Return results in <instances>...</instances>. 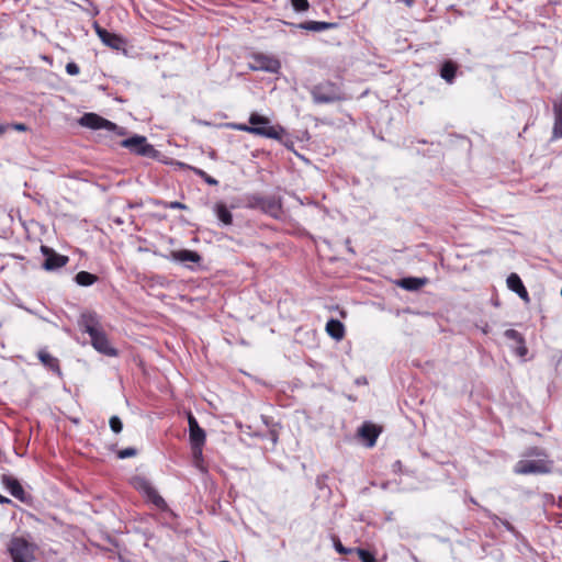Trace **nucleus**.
<instances>
[{"label": "nucleus", "mask_w": 562, "mask_h": 562, "mask_svg": "<svg viewBox=\"0 0 562 562\" xmlns=\"http://www.w3.org/2000/svg\"><path fill=\"white\" fill-rule=\"evenodd\" d=\"M458 65L452 60H446L440 68V77L446 80L448 83H452L456 74H457Z\"/></svg>", "instance_id": "23"}, {"label": "nucleus", "mask_w": 562, "mask_h": 562, "mask_svg": "<svg viewBox=\"0 0 562 562\" xmlns=\"http://www.w3.org/2000/svg\"><path fill=\"white\" fill-rule=\"evenodd\" d=\"M7 131V126L0 124V135H2Z\"/></svg>", "instance_id": "46"}, {"label": "nucleus", "mask_w": 562, "mask_h": 562, "mask_svg": "<svg viewBox=\"0 0 562 562\" xmlns=\"http://www.w3.org/2000/svg\"><path fill=\"white\" fill-rule=\"evenodd\" d=\"M1 483L10 492V494L19 501L26 503L31 496L24 491L23 486L18 479L12 475L3 474Z\"/></svg>", "instance_id": "11"}, {"label": "nucleus", "mask_w": 562, "mask_h": 562, "mask_svg": "<svg viewBox=\"0 0 562 562\" xmlns=\"http://www.w3.org/2000/svg\"><path fill=\"white\" fill-rule=\"evenodd\" d=\"M551 462L546 459L519 460L514 468V472L522 475L546 474L551 472Z\"/></svg>", "instance_id": "6"}, {"label": "nucleus", "mask_w": 562, "mask_h": 562, "mask_svg": "<svg viewBox=\"0 0 562 562\" xmlns=\"http://www.w3.org/2000/svg\"><path fill=\"white\" fill-rule=\"evenodd\" d=\"M554 125L552 131V138H562V110L560 108L553 109Z\"/></svg>", "instance_id": "26"}, {"label": "nucleus", "mask_w": 562, "mask_h": 562, "mask_svg": "<svg viewBox=\"0 0 562 562\" xmlns=\"http://www.w3.org/2000/svg\"><path fill=\"white\" fill-rule=\"evenodd\" d=\"M401 467H402V462L400 460L395 461L394 464H393L394 470L395 469H401Z\"/></svg>", "instance_id": "44"}, {"label": "nucleus", "mask_w": 562, "mask_h": 562, "mask_svg": "<svg viewBox=\"0 0 562 562\" xmlns=\"http://www.w3.org/2000/svg\"><path fill=\"white\" fill-rule=\"evenodd\" d=\"M192 452H193V458L195 460V463L198 464V462L202 459V453L199 454L198 451H195V449H192Z\"/></svg>", "instance_id": "41"}, {"label": "nucleus", "mask_w": 562, "mask_h": 562, "mask_svg": "<svg viewBox=\"0 0 562 562\" xmlns=\"http://www.w3.org/2000/svg\"><path fill=\"white\" fill-rule=\"evenodd\" d=\"M263 196L265 195H261L258 193L247 195L246 196L247 207L255 209V210H261Z\"/></svg>", "instance_id": "27"}, {"label": "nucleus", "mask_w": 562, "mask_h": 562, "mask_svg": "<svg viewBox=\"0 0 562 562\" xmlns=\"http://www.w3.org/2000/svg\"><path fill=\"white\" fill-rule=\"evenodd\" d=\"M168 258L176 262L190 261L193 263H199L202 260V257L196 251L189 249L172 250Z\"/></svg>", "instance_id": "14"}, {"label": "nucleus", "mask_w": 562, "mask_h": 562, "mask_svg": "<svg viewBox=\"0 0 562 562\" xmlns=\"http://www.w3.org/2000/svg\"><path fill=\"white\" fill-rule=\"evenodd\" d=\"M313 101L317 104L334 103L344 99L340 89L330 81L321 82L311 89Z\"/></svg>", "instance_id": "4"}, {"label": "nucleus", "mask_w": 562, "mask_h": 562, "mask_svg": "<svg viewBox=\"0 0 562 562\" xmlns=\"http://www.w3.org/2000/svg\"><path fill=\"white\" fill-rule=\"evenodd\" d=\"M507 286L515 292L524 302L529 303L530 297L520 277L517 273H510L506 280Z\"/></svg>", "instance_id": "13"}, {"label": "nucleus", "mask_w": 562, "mask_h": 562, "mask_svg": "<svg viewBox=\"0 0 562 562\" xmlns=\"http://www.w3.org/2000/svg\"><path fill=\"white\" fill-rule=\"evenodd\" d=\"M79 124L83 127H88L91 130H106L110 132H116L119 135L126 134V131L124 127H120L115 123H113L95 113H85L79 119Z\"/></svg>", "instance_id": "5"}, {"label": "nucleus", "mask_w": 562, "mask_h": 562, "mask_svg": "<svg viewBox=\"0 0 562 562\" xmlns=\"http://www.w3.org/2000/svg\"><path fill=\"white\" fill-rule=\"evenodd\" d=\"M75 281L80 286H89L98 281V277L88 271H80L75 276Z\"/></svg>", "instance_id": "25"}, {"label": "nucleus", "mask_w": 562, "mask_h": 562, "mask_svg": "<svg viewBox=\"0 0 562 562\" xmlns=\"http://www.w3.org/2000/svg\"><path fill=\"white\" fill-rule=\"evenodd\" d=\"M327 477L328 476L326 474L317 475L315 483L319 490H324L325 487H327V485H326Z\"/></svg>", "instance_id": "38"}, {"label": "nucleus", "mask_w": 562, "mask_h": 562, "mask_svg": "<svg viewBox=\"0 0 562 562\" xmlns=\"http://www.w3.org/2000/svg\"><path fill=\"white\" fill-rule=\"evenodd\" d=\"M78 327L90 336L91 346L100 353L116 357L119 351L114 348L101 324L100 316L93 311L82 312L78 318Z\"/></svg>", "instance_id": "1"}, {"label": "nucleus", "mask_w": 562, "mask_h": 562, "mask_svg": "<svg viewBox=\"0 0 562 562\" xmlns=\"http://www.w3.org/2000/svg\"><path fill=\"white\" fill-rule=\"evenodd\" d=\"M190 445L192 449H195L201 454V448H203L206 439V434L203 428H198L189 434Z\"/></svg>", "instance_id": "21"}, {"label": "nucleus", "mask_w": 562, "mask_h": 562, "mask_svg": "<svg viewBox=\"0 0 562 562\" xmlns=\"http://www.w3.org/2000/svg\"><path fill=\"white\" fill-rule=\"evenodd\" d=\"M93 29L104 45L116 50L124 49L126 41L123 37L101 27L98 22H93Z\"/></svg>", "instance_id": "10"}, {"label": "nucleus", "mask_w": 562, "mask_h": 562, "mask_svg": "<svg viewBox=\"0 0 562 562\" xmlns=\"http://www.w3.org/2000/svg\"><path fill=\"white\" fill-rule=\"evenodd\" d=\"M291 4L296 12H304L310 8L307 0H291Z\"/></svg>", "instance_id": "31"}, {"label": "nucleus", "mask_w": 562, "mask_h": 562, "mask_svg": "<svg viewBox=\"0 0 562 562\" xmlns=\"http://www.w3.org/2000/svg\"><path fill=\"white\" fill-rule=\"evenodd\" d=\"M294 26L300 30L322 32L326 30L336 29L338 26V23L324 21H305L299 24H294Z\"/></svg>", "instance_id": "16"}, {"label": "nucleus", "mask_w": 562, "mask_h": 562, "mask_svg": "<svg viewBox=\"0 0 562 562\" xmlns=\"http://www.w3.org/2000/svg\"><path fill=\"white\" fill-rule=\"evenodd\" d=\"M249 68L255 71H266L270 74H278L281 69V63L278 58L257 53L251 56Z\"/></svg>", "instance_id": "7"}, {"label": "nucleus", "mask_w": 562, "mask_h": 562, "mask_svg": "<svg viewBox=\"0 0 562 562\" xmlns=\"http://www.w3.org/2000/svg\"><path fill=\"white\" fill-rule=\"evenodd\" d=\"M504 336L507 339L513 340L515 342V346H513V348L515 349L517 356L525 357L527 355L528 349L526 347L525 339L519 331H517L516 329H506Z\"/></svg>", "instance_id": "15"}, {"label": "nucleus", "mask_w": 562, "mask_h": 562, "mask_svg": "<svg viewBox=\"0 0 562 562\" xmlns=\"http://www.w3.org/2000/svg\"><path fill=\"white\" fill-rule=\"evenodd\" d=\"M214 211L223 225L229 226L233 224V214L223 202H217L214 206Z\"/></svg>", "instance_id": "22"}, {"label": "nucleus", "mask_w": 562, "mask_h": 562, "mask_svg": "<svg viewBox=\"0 0 562 562\" xmlns=\"http://www.w3.org/2000/svg\"><path fill=\"white\" fill-rule=\"evenodd\" d=\"M37 357H38V360L41 361V363L45 368H47L50 371L57 373L58 375H61L59 360L56 357H54L50 353H48L45 349H41L37 352Z\"/></svg>", "instance_id": "17"}, {"label": "nucleus", "mask_w": 562, "mask_h": 562, "mask_svg": "<svg viewBox=\"0 0 562 562\" xmlns=\"http://www.w3.org/2000/svg\"><path fill=\"white\" fill-rule=\"evenodd\" d=\"M326 331L331 338L340 340L345 336V326L340 321L330 318L326 324Z\"/></svg>", "instance_id": "20"}, {"label": "nucleus", "mask_w": 562, "mask_h": 562, "mask_svg": "<svg viewBox=\"0 0 562 562\" xmlns=\"http://www.w3.org/2000/svg\"><path fill=\"white\" fill-rule=\"evenodd\" d=\"M271 441L276 445L278 442V432L276 430H270L269 432Z\"/></svg>", "instance_id": "40"}, {"label": "nucleus", "mask_w": 562, "mask_h": 562, "mask_svg": "<svg viewBox=\"0 0 562 562\" xmlns=\"http://www.w3.org/2000/svg\"><path fill=\"white\" fill-rule=\"evenodd\" d=\"M109 424H110L111 430L115 434H120L123 429V423L120 419V417H117V416H112L110 418Z\"/></svg>", "instance_id": "30"}, {"label": "nucleus", "mask_w": 562, "mask_h": 562, "mask_svg": "<svg viewBox=\"0 0 562 562\" xmlns=\"http://www.w3.org/2000/svg\"><path fill=\"white\" fill-rule=\"evenodd\" d=\"M121 145L130 151L145 157H154L157 153L154 146L147 143L146 137L140 135L126 138L122 140Z\"/></svg>", "instance_id": "8"}, {"label": "nucleus", "mask_w": 562, "mask_h": 562, "mask_svg": "<svg viewBox=\"0 0 562 562\" xmlns=\"http://www.w3.org/2000/svg\"><path fill=\"white\" fill-rule=\"evenodd\" d=\"M164 207L166 209H178V210H187L188 206L181 202L178 201H171V202H164Z\"/></svg>", "instance_id": "35"}, {"label": "nucleus", "mask_w": 562, "mask_h": 562, "mask_svg": "<svg viewBox=\"0 0 562 562\" xmlns=\"http://www.w3.org/2000/svg\"><path fill=\"white\" fill-rule=\"evenodd\" d=\"M8 552L13 562H34L36 546L23 537H13L8 543Z\"/></svg>", "instance_id": "3"}, {"label": "nucleus", "mask_w": 562, "mask_h": 562, "mask_svg": "<svg viewBox=\"0 0 562 562\" xmlns=\"http://www.w3.org/2000/svg\"><path fill=\"white\" fill-rule=\"evenodd\" d=\"M258 126L259 127H266L267 125L266 124H259Z\"/></svg>", "instance_id": "47"}, {"label": "nucleus", "mask_w": 562, "mask_h": 562, "mask_svg": "<svg viewBox=\"0 0 562 562\" xmlns=\"http://www.w3.org/2000/svg\"><path fill=\"white\" fill-rule=\"evenodd\" d=\"M136 487L144 492L146 495L148 493V487H154L150 482H148L146 479L137 477L136 479Z\"/></svg>", "instance_id": "33"}, {"label": "nucleus", "mask_w": 562, "mask_h": 562, "mask_svg": "<svg viewBox=\"0 0 562 562\" xmlns=\"http://www.w3.org/2000/svg\"><path fill=\"white\" fill-rule=\"evenodd\" d=\"M188 424H189V434L192 430L200 428V425H199L196 418L191 413L188 414Z\"/></svg>", "instance_id": "37"}, {"label": "nucleus", "mask_w": 562, "mask_h": 562, "mask_svg": "<svg viewBox=\"0 0 562 562\" xmlns=\"http://www.w3.org/2000/svg\"><path fill=\"white\" fill-rule=\"evenodd\" d=\"M356 552L358 553V557L361 560V562H376L375 557L368 550L358 548L356 549Z\"/></svg>", "instance_id": "29"}, {"label": "nucleus", "mask_w": 562, "mask_h": 562, "mask_svg": "<svg viewBox=\"0 0 562 562\" xmlns=\"http://www.w3.org/2000/svg\"><path fill=\"white\" fill-rule=\"evenodd\" d=\"M148 493L146 494L147 498L160 510H164V512H168L170 513L171 515H173V513L170 510V508L168 507V504L166 503V501L159 495V493L157 492V490L155 487H148Z\"/></svg>", "instance_id": "24"}, {"label": "nucleus", "mask_w": 562, "mask_h": 562, "mask_svg": "<svg viewBox=\"0 0 562 562\" xmlns=\"http://www.w3.org/2000/svg\"><path fill=\"white\" fill-rule=\"evenodd\" d=\"M260 211L274 218H279L282 214L281 198L277 195H265Z\"/></svg>", "instance_id": "12"}, {"label": "nucleus", "mask_w": 562, "mask_h": 562, "mask_svg": "<svg viewBox=\"0 0 562 562\" xmlns=\"http://www.w3.org/2000/svg\"><path fill=\"white\" fill-rule=\"evenodd\" d=\"M249 125L244 123H233L229 126L236 131L247 132L257 136H262L281 142L283 135L286 134L281 125H271L267 116L256 112L249 116Z\"/></svg>", "instance_id": "2"}, {"label": "nucleus", "mask_w": 562, "mask_h": 562, "mask_svg": "<svg viewBox=\"0 0 562 562\" xmlns=\"http://www.w3.org/2000/svg\"><path fill=\"white\" fill-rule=\"evenodd\" d=\"M193 172L199 176L201 179H203L207 184L210 186H217L218 184V181L211 177L210 175H207L204 170L200 169V168H192Z\"/></svg>", "instance_id": "28"}, {"label": "nucleus", "mask_w": 562, "mask_h": 562, "mask_svg": "<svg viewBox=\"0 0 562 562\" xmlns=\"http://www.w3.org/2000/svg\"><path fill=\"white\" fill-rule=\"evenodd\" d=\"M13 127L16 131H26V126L24 124H22V123L14 124Z\"/></svg>", "instance_id": "42"}, {"label": "nucleus", "mask_w": 562, "mask_h": 562, "mask_svg": "<svg viewBox=\"0 0 562 562\" xmlns=\"http://www.w3.org/2000/svg\"><path fill=\"white\" fill-rule=\"evenodd\" d=\"M527 456L544 457V452L539 448H531L528 450Z\"/></svg>", "instance_id": "39"}, {"label": "nucleus", "mask_w": 562, "mask_h": 562, "mask_svg": "<svg viewBox=\"0 0 562 562\" xmlns=\"http://www.w3.org/2000/svg\"><path fill=\"white\" fill-rule=\"evenodd\" d=\"M66 72L70 76H77L80 72V68L76 63L70 61L66 65Z\"/></svg>", "instance_id": "36"}, {"label": "nucleus", "mask_w": 562, "mask_h": 562, "mask_svg": "<svg viewBox=\"0 0 562 562\" xmlns=\"http://www.w3.org/2000/svg\"><path fill=\"white\" fill-rule=\"evenodd\" d=\"M11 499L0 494V504H11Z\"/></svg>", "instance_id": "43"}, {"label": "nucleus", "mask_w": 562, "mask_h": 562, "mask_svg": "<svg viewBox=\"0 0 562 562\" xmlns=\"http://www.w3.org/2000/svg\"><path fill=\"white\" fill-rule=\"evenodd\" d=\"M407 7H412L414 3V0H402Z\"/></svg>", "instance_id": "45"}, {"label": "nucleus", "mask_w": 562, "mask_h": 562, "mask_svg": "<svg viewBox=\"0 0 562 562\" xmlns=\"http://www.w3.org/2000/svg\"><path fill=\"white\" fill-rule=\"evenodd\" d=\"M334 547H335L336 551L340 554H349V553H352L353 551H356V549L344 547L341 544L340 540L337 538L334 539Z\"/></svg>", "instance_id": "32"}, {"label": "nucleus", "mask_w": 562, "mask_h": 562, "mask_svg": "<svg viewBox=\"0 0 562 562\" xmlns=\"http://www.w3.org/2000/svg\"><path fill=\"white\" fill-rule=\"evenodd\" d=\"M428 282L427 278L407 277L401 279L397 284L407 291H417Z\"/></svg>", "instance_id": "18"}, {"label": "nucleus", "mask_w": 562, "mask_h": 562, "mask_svg": "<svg viewBox=\"0 0 562 562\" xmlns=\"http://www.w3.org/2000/svg\"><path fill=\"white\" fill-rule=\"evenodd\" d=\"M41 251L44 256L42 267L46 271H55L66 266L69 261V258L67 256L57 254L53 248L48 246H41Z\"/></svg>", "instance_id": "9"}, {"label": "nucleus", "mask_w": 562, "mask_h": 562, "mask_svg": "<svg viewBox=\"0 0 562 562\" xmlns=\"http://www.w3.org/2000/svg\"><path fill=\"white\" fill-rule=\"evenodd\" d=\"M137 454V450L133 447H128V448H125L123 450H120L117 452V457L120 459H127V458H131V457H135Z\"/></svg>", "instance_id": "34"}, {"label": "nucleus", "mask_w": 562, "mask_h": 562, "mask_svg": "<svg viewBox=\"0 0 562 562\" xmlns=\"http://www.w3.org/2000/svg\"><path fill=\"white\" fill-rule=\"evenodd\" d=\"M359 436H361L364 440H367V445L369 447H372L376 441V438L379 436V430L374 425L364 423L359 428Z\"/></svg>", "instance_id": "19"}]
</instances>
